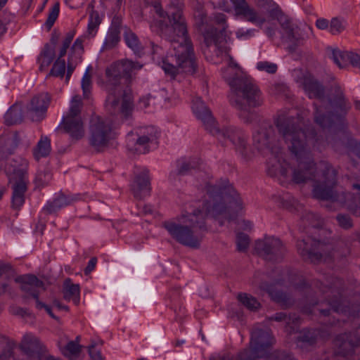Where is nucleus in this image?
<instances>
[{"label": "nucleus", "instance_id": "f257e3e1", "mask_svg": "<svg viewBox=\"0 0 360 360\" xmlns=\"http://www.w3.org/2000/svg\"><path fill=\"white\" fill-rule=\"evenodd\" d=\"M275 125L287 144L289 151L297 162V166L292 167L286 162L283 155L272 163L267 169L269 176L281 175L285 180L295 184L308 181H320L314 185L312 195L319 200L343 202L347 195H340L335 186L337 181V172L326 161L318 164L314 160L311 145L316 138L314 129L307 128L304 118L298 113L296 115L280 113L274 120Z\"/></svg>", "mask_w": 360, "mask_h": 360}, {"label": "nucleus", "instance_id": "f03ea898", "mask_svg": "<svg viewBox=\"0 0 360 360\" xmlns=\"http://www.w3.org/2000/svg\"><path fill=\"white\" fill-rule=\"evenodd\" d=\"M204 188L207 196L202 209L183 212L178 217V222L170 220L163 223V227L174 240L193 249L200 248L203 233L207 231L206 217L221 216L230 221L236 217L231 212L242 209L241 199L228 179H221L215 184L205 183Z\"/></svg>", "mask_w": 360, "mask_h": 360}, {"label": "nucleus", "instance_id": "7ed1b4c3", "mask_svg": "<svg viewBox=\"0 0 360 360\" xmlns=\"http://www.w3.org/2000/svg\"><path fill=\"white\" fill-rule=\"evenodd\" d=\"M154 9L160 19L153 20L150 28L170 41L174 51V55L167 56L162 60V70L172 78L179 72L195 74L198 63L181 11L165 12L159 4L154 5Z\"/></svg>", "mask_w": 360, "mask_h": 360}, {"label": "nucleus", "instance_id": "20e7f679", "mask_svg": "<svg viewBox=\"0 0 360 360\" xmlns=\"http://www.w3.org/2000/svg\"><path fill=\"white\" fill-rule=\"evenodd\" d=\"M143 65L139 62L123 59L113 63L105 70V88L108 92L105 107L111 115L120 114L123 119L131 118L134 110L133 96L129 89L120 86V79H129L134 70H140Z\"/></svg>", "mask_w": 360, "mask_h": 360}, {"label": "nucleus", "instance_id": "39448f33", "mask_svg": "<svg viewBox=\"0 0 360 360\" xmlns=\"http://www.w3.org/2000/svg\"><path fill=\"white\" fill-rule=\"evenodd\" d=\"M231 87L230 102L232 105L240 110V117L245 123H251L255 113L250 111L263 103L262 92L255 81L242 74H236L233 77H226Z\"/></svg>", "mask_w": 360, "mask_h": 360}, {"label": "nucleus", "instance_id": "423d86ee", "mask_svg": "<svg viewBox=\"0 0 360 360\" xmlns=\"http://www.w3.org/2000/svg\"><path fill=\"white\" fill-rule=\"evenodd\" d=\"M191 108L196 118L202 122L206 130L220 141L229 139L243 160H247L250 158V150L248 144V136L241 129L233 126L220 129L211 111L200 97L193 98Z\"/></svg>", "mask_w": 360, "mask_h": 360}, {"label": "nucleus", "instance_id": "0eeeda50", "mask_svg": "<svg viewBox=\"0 0 360 360\" xmlns=\"http://www.w3.org/2000/svg\"><path fill=\"white\" fill-rule=\"evenodd\" d=\"M328 103L333 110L328 113H324L321 106L314 103L315 122L323 129L333 127L339 130L347 129L348 122L346 115L351 109V104L345 98L342 91L338 89L335 96L328 99Z\"/></svg>", "mask_w": 360, "mask_h": 360}, {"label": "nucleus", "instance_id": "6e6552de", "mask_svg": "<svg viewBox=\"0 0 360 360\" xmlns=\"http://www.w3.org/2000/svg\"><path fill=\"white\" fill-rule=\"evenodd\" d=\"M297 249L303 259L312 263H328L346 256L347 252L346 250L340 252L335 250L331 243L316 240L309 236L297 240Z\"/></svg>", "mask_w": 360, "mask_h": 360}, {"label": "nucleus", "instance_id": "1a4fd4ad", "mask_svg": "<svg viewBox=\"0 0 360 360\" xmlns=\"http://www.w3.org/2000/svg\"><path fill=\"white\" fill-rule=\"evenodd\" d=\"M328 285L322 286L323 284L319 281H314L312 284L316 287L319 292L323 295L328 305V309H318L319 312L325 316H329L330 311L338 314H347L349 311L347 307L344 306L342 302L341 288L343 281L336 277L330 276L326 278Z\"/></svg>", "mask_w": 360, "mask_h": 360}, {"label": "nucleus", "instance_id": "9d476101", "mask_svg": "<svg viewBox=\"0 0 360 360\" xmlns=\"http://www.w3.org/2000/svg\"><path fill=\"white\" fill-rule=\"evenodd\" d=\"M82 105L80 96L78 95L73 96L70 103L69 110L63 115L58 126V128L68 134L72 140H79L84 137L85 134L81 117Z\"/></svg>", "mask_w": 360, "mask_h": 360}, {"label": "nucleus", "instance_id": "9b49d317", "mask_svg": "<svg viewBox=\"0 0 360 360\" xmlns=\"http://www.w3.org/2000/svg\"><path fill=\"white\" fill-rule=\"evenodd\" d=\"M115 139L112 122L108 118L94 116L89 124V143L97 152L104 151Z\"/></svg>", "mask_w": 360, "mask_h": 360}, {"label": "nucleus", "instance_id": "f8f14e48", "mask_svg": "<svg viewBox=\"0 0 360 360\" xmlns=\"http://www.w3.org/2000/svg\"><path fill=\"white\" fill-rule=\"evenodd\" d=\"M253 144L259 150H268L271 157L267 162V168L275 163L282 155L283 150L276 143V134L274 127L267 122H263L253 134Z\"/></svg>", "mask_w": 360, "mask_h": 360}, {"label": "nucleus", "instance_id": "ddd939ff", "mask_svg": "<svg viewBox=\"0 0 360 360\" xmlns=\"http://www.w3.org/2000/svg\"><path fill=\"white\" fill-rule=\"evenodd\" d=\"M274 340L269 330L256 328L251 334L250 349H245L238 354V360H255L265 357Z\"/></svg>", "mask_w": 360, "mask_h": 360}, {"label": "nucleus", "instance_id": "4468645a", "mask_svg": "<svg viewBox=\"0 0 360 360\" xmlns=\"http://www.w3.org/2000/svg\"><path fill=\"white\" fill-rule=\"evenodd\" d=\"M160 133L153 126L140 129L136 135L130 131L127 136V146L129 150L138 153H146L158 146Z\"/></svg>", "mask_w": 360, "mask_h": 360}, {"label": "nucleus", "instance_id": "2eb2a0df", "mask_svg": "<svg viewBox=\"0 0 360 360\" xmlns=\"http://www.w3.org/2000/svg\"><path fill=\"white\" fill-rule=\"evenodd\" d=\"M355 324L360 325L359 318H360V308L353 311L352 314ZM335 345L338 347L334 352L335 355L349 357L354 352V347L360 346V326L355 331L349 333L341 334L335 339Z\"/></svg>", "mask_w": 360, "mask_h": 360}, {"label": "nucleus", "instance_id": "dca6fc26", "mask_svg": "<svg viewBox=\"0 0 360 360\" xmlns=\"http://www.w3.org/2000/svg\"><path fill=\"white\" fill-rule=\"evenodd\" d=\"M214 21L221 25L222 27L218 29L214 25L208 24L206 22L205 17H202L200 22H198V30L202 35L204 43L207 47H210L212 44L218 46L222 39L225 37V30L227 27L226 15L223 13H219L215 15Z\"/></svg>", "mask_w": 360, "mask_h": 360}, {"label": "nucleus", "instance_id": "f3484780", "mask_svg": "<svg viewBox=\"0 0 360 360\" xmlns=\"http://www.w3.org/2000/svg\"><path fill=\"white\" fill-rule=\"evenodd\" d=\"M255 250L265 260L274 262L281 261L285 253V248L281 240L273 236L257 240Z\"/></svg>", "mask_w": 360, "mask_h": 360}, {"label": "nucleus", "instance_id": "a211bd4d", "mask_svg": "<svg viewBox=\"0 0 360 360\" xmlns=\"http://www.w3.org/2000/svg\"><path fill=\"white\" fill-rule=\"evenodd\" d=\"M9 181L12 183V207L20 210L25 203V195L27 191L29 184L27 174L22 169L15 170Z\"/></svg>", "mask_w": 360, "mask_h": 360}, {"label": "nucleus", "instance_id": "6ab92c4d", "mask_svg": "<svg viewBox=\"0 0 360 360\" xmlns=\"http://www.w3.org/2000/svg\"><path fill=\"white\" fill-rule=\"evenodd\" d=\"M20 347L28 360H48L50 356L46 353L39 340L31 333L23 336Z\"/></svg>", "mask_w": 360, "mask_h": 360}, {"label": "nucleus", "instance_id": "aec40b11", "mask_svg": "<svg viewBox=\"0 0 360 360\" xmlns=\"http://www.w3.org/2000/svg\"><path fill=\"white\" fill-rule=\"evenodd\" d=\"M82 199V196L80 193L65 194L60 191L55 195L51 200H49L46 203L42 208V212L46 214H53Z\"/></svg>", "mask_w": 360, "mask_h": 360}, {"label": "nucleus", "instance_id": "412c9836", "mask_svg": "<svg viewBox=\"0 0 360 360\" xmlns=\"http://www.w3.org/2000/svg\"><path fill=\"white\" fill-rule=\"evenodd\" d=\"M15 281L21 284L20 288L25 292L24 297L25 298L32 297L35 300V302L37 303V300H39V289L44 290V282L36 276L32 274L18 276Z\"/></svg>", "mask_w": 360, "mask_h": 360}, {"label": "nucleus", "instance_id": "4be33fe9", "mask_svg": "<svg viewBox=\"0 0 360 360\" xmlns=\"http://www.w3.org/2000/svg\"><path fill=\"white\" fill-rule=\"evenodd\" d=\"M297 82L300 83L309 98H323L325 95L323 85L310 73L303 74L298 79Z\"/></svg>", "mask_w": 360, "mask_h": 360}, {"label": "nucleus", "instance_id": "5701e85b", "mask_svg": "<svg viewBox=\"0 0 360 360\" xmlns=\"http://www.w3.org/2000/svg\"><path fill=\"white\" fill-rule=\"evenodd\" d=\"M260 275L261 274L259 272L255 274L252 281L253 285L258 286L260 290L266 292L273 300L281 304L282 306L288 307L292 304L293 301L292 299L287 294L276 290L274 284L259 282Z\"/></svg>", "mask_w": 360, "mask_h": 360}, {"label": "nucleus", "instance_id": "b1692460", "mask_svg": "<svg viewBox=\"0 0 360 360\" xmlns=\"http://www.w3.org/2000/svg\"><path fill=\"white\" fill-rule=\"evenodd\" d=\"M50 103L47 93H41L34 96L30 104L28 112L33 121H40L44 117Z\"/></svg>", "mask_w": 360, "mask_h": 360}, {"label": "nucleus", "instance_id": "393cba45", "mask_svg": "<svg viewBox=\"0 0 360 360\" xmlns=\"http://www.w3.org/2000/svg\"><path fill=\"white\" fill-rule=\"evenodd\" d=\"M313 35L312 27L304 25L302 27L298 25L286 37V41L290 44L289 50L295 51L298 46H302L304 42Z\"/></svg>", "mask_w": 360, "mask_h": 360}, {"label": "nucleus", "instance_id": "a878e982", "mask_svg": "<svg viewBox=\"0 0 360 360\" xmlns=\"http://www.w3.org/2000/svg\"><path fill=\"white\" fill-rule=\"evenodd\" d=\"M149 171L143 169L139 174L136 175L131 185V190L135 198L141 199L149 195L150 191V183Z\"/></svg>", "mask_w": 360, "mask_h": 360}, {"label": "nucleus", "instance_id": "bb28decb", "mask_svg": "<svg viewBox=\"0 0 360 360\" xmlns=\"http://www.w3.org/2000/svg\"><path fill=\"white\" fill-rule=\"evenodd\" d=\"M230 1L233 4L236 13L246 17L248 21L256 23L260 26L265 22V18L258 17L257 12L254 9L250 8L245 0Z\"/></svg>", "mask_w": 360, "mask_h": 360}, {"label": "nucleus", "instance_id": "cd10ccee", "mask_svg": "<svg viewBox=\"0 0 360 360\" xmlns=\"http://www.w3.org/2000/svg\"><path fill=\"white\" fill-rule=\"evenodd\" d=\"M123 36L127 46L134 51L135 55L140 57L143 54V47L138 36L127 27H125Z\"/></svg>", "mask_w": 360, "mask_h": 360}, {"label": "nucleus", "instance_id": "c85d7f7f", "mask_svg": "<svg viewBox=\"0 0 360 360\" xmlns=\"http://www.w3.org/2000/svg\"><path fill=\"white\" fill-rule=\"evenodd\" d=\"M63 297L67 301L72 300L75 305L80 302V288L79 284H71L70 279L64 282Z\"/></svg>", "mask_w": 360, "mask_h": 360}, {"label": "nucleus", "instance_id": "c756f323", "mask_svg": "<svg viewBox=\"0 0 360 360\" xmlns=\"http://www.w3.org/2000/svg\"><path fill=\"white\" fill-rule=\"evenodd\" d=\"M20 139L17 133L0 138V152L6 155L13 153L18 147Z\"/></svg>", "mask_w": 360, "mask_h": 360}, {"label": "nucleus", "instance_id": "7c9ffc66", "mask_svg": "<svg viewBox=\"0 0 360 360\" xmlns=\"http://www.w3.org/2000/svg\"><path fill=\"white\" fill-rule=\"evenodd\" d=\"M317 331L312 329H303L299 333L296 338V345L299 347H304L307 345H312L316 342Z\"/></svg>", "mask_w": 360, "mask_h": 360}, {"label": "nucleus", "instance_id": "2f4dec72", "mask_svg": "<svg viewBox=\"0 0 360 360\" xmlns=\"http://www.w3.org/2000/svg\"><path fill=\"white\" fill-rule=\"evenodd\" d=\"M22 110L17 104L13 105L4 115V122L6 125L19 124L22 121Z\"/></svg>", "mask_w": 360, "mask_h": 360}, {"label": "nucleus", "instance_id": "473e14b6", "mask_svg": "<svg viewBox=\"0 0 360 360\" xmlns=\"http://www.w3.org/2000/svg\"><path fill=\"white\" fill-rule=\"evenodd\" d=\"M177 167L178 174L186 175L191 173L193 170L195 171L200 169V164L197 158L181 159L178 161Z\"/></svg>", "mask_w": 360, "mask_h": 360}, {"label": "nucleus", "instance_id": "72a5a7b5", "mask_svg": "<svg viewBox=\"0 0 360 360\" xmlns=\"http://www.w3.org/2000/svg\"><path fill=\"white\" fill-rule=\"evenodd\" d=\"M55 58V51L53 47L46 44L40 55L38 57V62L39 63V69L41 71L48 68Z\"/></svg>", "mask_w": 360, "mask_h": 360}, {"label": "nucleus", "instance_id": "f704fd0d", "mask_svg": "<svg viewBox=\"0 0 360 360\" xmlns=\"http://www.w3.org/2000/svg\"><path fill=\"white\" fill-rule=\"evenodd\" d=\"M51 141L47 136H41L36 147L33 150V155L36 160L48 156L51 152Z\"/></svg>", "mask_w": 360, "mask_h": 360}, {"label": "nucleus", "instance_id": "c9c22d12", "mask_svg": "<svg viewBox=\"0 0 360 360\" xmlns=\"http://www.w3.org/2000/svg\"><path fill=\"white\" fill-rule=\"evenodd\" d=\"M328 57L333 60L339 68H343L348 63L349 51H341L337 49L328 48Z\"/></svg>", "mask_w": 360, "mask_h": 360}, {"label": "nucleus", "instance_id": "e433bc0d", "mask_svg": "<svg viewBox=\"0 0 360 360\" xmlns=\"http://www.w3.org/2000/svg\"><path fill=\"white\" fill-rule=\"evenodd\" d=\"M270 321H285L286 323V327L290 328V330H294V326H292L291 324L296 326L300 321V317L295 314H289L288 316L283 312H278L275 314L274 316L269 318Z\"/></svg>", "mask_w": 360, "mask_h": 360}, {"label": "nucleus", "instance_id": "4c0bfd02", "mask_svg": "<svg viewBox=\"0 0 360 360\" xmlns=\"http://www.w3.org/2000/svg\"><path fill=\"white\" fill-rule=\"evenodd\" d=\"M238 300L248 309L250 311H255L260 307V303L257 300L245 292L238 293L237 296Z\"/></svg>", "mask_w": 360, "mask_h": 360}, {"label": "nucleus", "instance_id": "58836bf2", "mask_svg": "<svg viewBox=\"0 0 360 360\" xmlns=\"http://www.w3.org/2000/svg\"><path fill=\"white\" fill-rule=\"evenodd\" d=\"M101 22V18L96 11H91L89 16L87 25V33L91 37H94L97 33L98 27Z\"/></svg>", "mask_w": 360, "mask_h": 360}, {"label": "nucleus", "instance_id": "ea45409f", "mask_svg": "<svg viewBox=\"0 0 360 360\" xmlns=\"http://www.w3.org/2000/svg\"><path fill=\"white\" fill-rule=\"evenodd\" d=\"M277 20L278 21L282 30L284 31L286 37L297 26V25L294 23L290 18L283 13L278 15Z\"/></svg>", "mask_w": 360, "mask_h": 360}, {"label": "nucleus", "instance_id": "a19ab883", "mask_svg": "<svg viewBox=\"0 0 360 360\" xmlns=\"http://www.w3.org/2000/svg\"><path fill=\"white\" fill-rule=\"evenodd\" d=\"M345 29V22L343 18H333L329 25V32L336 35L342 32Z\"/></svg>", "mask_w": 360, "mask_h": 360}, {"label": "nucleus", "instance_id": "79ce46f5", "mask_svg": "<svg viewBox=\"0 0 360 360\" xmlns=\"http://www.w3.org/2000/svg\"><path fill=\"white\" fill-rule=\"evenodd\" d=\"M120 31L109 29L104 41L105 47L106 49H112L120 41Z\"/></svg>", "mask_w": 360, "mask_h": 360}, {"label": "nucleus", "instance_id": "37998d69", "mask_svg": "<svg viewBox=\"0 0 360 360\" xmlns=\"http://www.w3.org/2000/svg\"><path fill=\"white\" fill-rule=\"evenodd\" d=\"M91 67H88L84 72L81 82V86L83 91V96L84 98H88L91 94V79L89 74V70Z\"/></svg>", "mask_w": 360, "mask_h": 360}, {"label": "nucleus", "instance_id": "c03bdc74", "mask_svg": "<svg viewBox=\"0 0 360 360\" xmlns=\"http://www.w3.org/2000/svg\"><path fill=\"white\" fill-rule=\"evenodd\" d=\"M8 0H0V11L6 4ZM15 19V15L11 12L4 10L0 13V22L4 25V27H7V25L12 22Z\"/></svg>", "mask_w": 360, "mask_h": 360}, {"label": "nucleus", "instance_id": "a18cd8bd", "mask_svg": "<svg viewBox=\"0 0 360 360\" xmlns=\"http://www.w3.org/2000/svg\"><path fill=\"white\" fill-rule=\"evenodd\" d=\"M65 72V61L64 59H57L50 71V75L63 77Z\"/></svg>", "mask_w": 360, "mask_h": 360}, {"label": "nucleus", "instance_id": "49530a36", "mask_svg": "<svg viewBox=\"0 0 360 360\" xmlns=\"http://www.w3.org/2000/svg\"><path fill=\"white\" fill-rule=\"evenodd\" d=\"M51 179V174L48 170H39L35 177V183L38 186H44Z\"/></svg>", "mask_w": 360, "mask_h": 360}, {"label": "nucleus", "instance_id": "de8ad7c7", "mask_svg": "<svg viewBox=\"0 0 360 360\" xmlns=\"http://www.w3.org/2000/svg\"><path fill=\"white\" fill-rule=\"evenodd\" d=\"M59 14V4L56 3L51 8L48 18L45 22V26L48 30H50L53 25Z\"/></svg>", "mask_w": 360, "mask_h": 360}, {"label": "nucleus", "instance_id": "09e8293b", "mask_svg": "<svg viewBox=\"0 0 360 360\" xmlns=\"http://www.w3.org/2000/svg\"><path fill=\"white\" fill-rule=\"evenodd\" d=\"M290 283L296 290L300 291H303L305 289L311 288V286L308 285L302 276L294 275L291 276Z\"/></svg>", "mask_w": 360, "mask_h": 360}, {"label": "nucleus", "instance_id": "8fccbe9b", "mask_svg": "<svg viewBox=\"0 0 360 360\" xmlns=\"http://www.w3.org/2000/svg\"><path fill=\"white\" fill-rule=\"evenodd\" d=\"M336 220L342 229L347 230L353 226L352 219L347 214H338L336 216Z\"/></svg>", "mask_w": 360, "mask_h": 360}, {"label": "nucleus", "instance_id": "3c124183", "mask_svg": "<svg viewBox=\"0 0 360 360\" xmlns=\"http://www.w3.org/2000/svg\"><path fill=\"white\" fill-rule=\"evenodd\" d=\"M80 352V345L75 341H70L65 347L64 354L67 356H77Z\"/></svg>", "mask_w": 360, "mask_h": 360}, {"label": "nucleus", "instance_id": "603ef678", "mask_svg": "<svg viewBox=\"0 0 360 360\" xmlns=\"http://www.w3.org/2000/svg\"><path fill=\"white\" fill-rule=\"evenodd\" d=\"M249 237L248 235L239 233L236 237L237 250L240 252H244L247 250L249 245Z\"/></svg>", "mask_w": 360, "mask_h": 360}, {"label": "nucleus", "instance_id": "864d4df0", "mask_svg": "<svg viewBox=\"0 0 360 360\" xmlns=\"http://www.w3.org/2000/svg\"><path fill=\"white\" fill-rule=\"evenodd\" d=\"M257 68L260 71H265L269 74L276 72L278 66L276 64L269 61H259L257 63Z\"/></svg>", "mask_w": 360, "mask_h": 360}, {"label": "nucleus", "instance_id": "5fc2aeb1", "mask_svg": "<svg viewBox=\"0 0 360 360\" xmlns=\"http://www.w3.org/2000/svg\"><path fill=\"white\" fill-rule=\"evenodd\" d=\"M81 59L82 58H77L73 56L69 55L67 64V74L65 77L67 82L70 79L77 64L81 62Z\"/></svg>", "mask_w": 360, "mask_h": 360}, {"label": "nucleus", "instance_id": "6e6d98bb", "mask_svg": "<svg viewBox=\"0 0 360 360\" xmlns=\"http://www.w3.org/2000/svg\"><path fill=\"white\" fill-rule=\"evenodd\" d=\"M82 40L77 38L71 47L70 56H73L77 58H82L83 53Z\"/></svg>", "mask_w": 360, "mask_h": 360}, {"label": "nucleus", "instance_id": "4d7b16f0", "mask_svg": "<svg viewBox=\"0 0 360 360\" xmlns=\"http://www.w3.org/2000/svg\"><path fill=\"white\" fill-rule=\"evenodd\" d=\"M319 216L314 213L309 212L302 219V220L309 221V226L313 228H316L319 226Z\"/></svg>", "mask_w": 360, "mask_h": 360}, {"label": "nucleus", "instance_id": "13d9d810", "mask_svg": "<svg viewBox=\"0 0 360 360\" xmlns=\"http://www.w3.org/2000/svg\"><path fill=\"white\" fill-rule=\"evenodd\" d=\"M354 201L355 203H348L347 205V208L354 215L360 217V198H354Z\"/></svg>", "mask_w": 360, "mask_h": 360}, {"label": "nucleus", "instance_id": "bf43d9fd", "mask_svg": "<svg viewBox=\"0 0 360 360\" xmlns=\"http://www.w3.org/2000/svg\"><path fill=\"white\" fill-rule=\"evenodd\" d=\"M89 354L92 360H103V356L100 350L96 349L95 345L91 344L88 347Z\"/></svg>", "mask_w": 360, "mask_h": 360}, {"label": "nucleus", "instance_id": "052dcab7", "mask_svg": "<svg viewBox=\"0 0 360 360\" xmlns=\"http://www.w3.org/2000/svg\"><path fill=\"white\" fill-rule=\"evenodd\" d=\"M348 63L353 67L360 69V54L349 51Z\"/></svg>", "mask_w": 360, "mask_h": 360}, {"label": "nucleus", "instance_id": "680f3d73", "mask_svg": "<svg viewBox=\"0 0 360 360\" xmlns=\"http://www.w3.org/2000/svg\"><path fill=\"white\" fill-rule=\"evenodd\" d=\"M13 270L9 264L0 262V276L8 277L13 274Z\"/></svg>", "mask_w": 360, "mask_h": 360}, {"label": "nucleus", "instance_id": "e2e57ef3", "mask_svg": "<svg viewBox=\"0 0 360 360\" xmlns=\"http://www.w3.org/2000/svg\"><path fill=\"white\" fill-rule=\"evenodd\" d=\"M348 146L359 158H360V141L352 138L349 139L348 141Z\"/></svg>", "mask_w": 360, "mask_h": 360}, {"label": "nucleus", "instance_id": "0e129e2a", "mask_svg": "<svg viewBox=\"0 0 360 360\" xmlns=\"http://www.w3.org/2000/svg\"><path fill=\"white\" fill-rule=\"evenodd\" d=\"M36 308L38 309H44L52 319L56 320L58 319V318L52 312L51 307L39 300H37V303H36Z\"/></svg>", "mask_w": 360, "mask_h": 360}, {"label": "nucleus", "instance_id": "69168bd1", "mask_svg": "<svg viewBox=\"0 0 360 360\" xmlns=\"http://www.w3.org/2000/svg\"><path fill=\"white\" fill-rule=\"evenodd\" d=\"M122 21V18L120 16L115 15L112 20L109 29L120 32Z\"/></svg>", "mask_w": 360, "mask_h": 360}, {"label": "nucleus", "instance_id": "338daca9", "mask_svg": "<svg viewBox=\"0 0 360 360\" xmlns=\"http://www.w3.org/2000/svg\"><path fill=\"white\" fill-rule=\"evenodd\" d=\"M253 32L254 30L240 29L236 32V35L238 39H248L253 35Z\"/></svg>", "mask_w": 360, "mask_h": 360}, {"label": "nucleus", "instance_id": "774afa93", "mask_svg": "<svg viewBox=\"0 0 360 360\" xmlns=\"http://www.w3.org/2000/svg\"><path fill=\"white\" fill-rule=\"evenodd\" d=\"M271 360H295L290 354L282 352L274 354Z\"/></svg>", "mask_w": 360, "mask_h": 360}]
</instances>
